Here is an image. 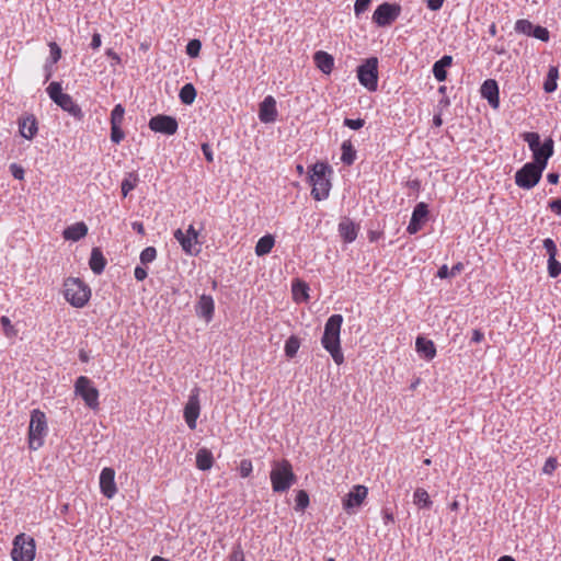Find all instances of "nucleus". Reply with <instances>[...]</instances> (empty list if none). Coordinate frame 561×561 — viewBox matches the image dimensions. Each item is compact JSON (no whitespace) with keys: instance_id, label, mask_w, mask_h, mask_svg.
Returning a JSON list of instances; mask_svg holds the SVG:
<instances>
[{"instance_id":"nucleus-51","label":"nucleus","mask_w":561,"mask_h":561,"mask_svg":"<svg viewBox=\"0 0 561 561\" xmlns=\"http://www.w3.org/2000/svg\"><path fill=\"white\" fill-rule=\"evenodd\" d=\"M0 323H1L2 328H3V331H4L7 336H12V335L15 334L14 328L11 324V321H10V319L8 317L2 316L0 318Z\"/></svg>"},{"instance_id":"nucleus-1","label":"nucleus","mask_w":561,"mask_h":561,"mask_svg":"<svg viewBox=\"0 0 561 561\" xmlns=\"http://www.w3.org/2000/svg\"><path fill=\"white\" fill-rule=\"evenodd\" d=\"M342 323V314L335 313L329 317L324 324V332L321 337L323 348L330 353L336 365H341L344 362L340 339Z\"/></svg>"},{"instance_id":"nucleus-49","label":"nucleus","mask_w":561,"mask_h":561,"mask_svg":"<svg viewBox=\"0 0 561 561\" xmlns=\"http://www.w3.org/2000/svg\"><path fill=\"white\" fill-rule=\"evenodd\" d=\"M432 71H433V75H434V77H435V79L437 81L442 82V81L446 80L447 71L440 65H437V64L434 62Z\"/></svg>"},{"instance_id":"nucleus-33","label":"nucleus","mask_w":561,"mask_h":561,"mask_svg":"<svg viewBox=\"0 0 561 561\" xmlns=\"http://www.w3.org/2000/svg\"><path fill=\"white\" fill-rule=\"evenodd\" d=\"M179 98L183 104L191 105L196 99V89L192 83H186L181 88Z\"/></svg>"},{"instance_id":"nucleus-59","label":"nucleus","mask_w":561,"mask_h":561,"mask_svg":"<svg viewBox=\"0 0 561 561\" xmlns=\"http://www.w3.org/2000/svg\"><path fill=\"white\" fill-rule=\"evenodd\" d=\"M435 64L440 65L446 69L453 64V57L449 55H445L439 60L435 61Z\"/></svg>"},{"instance_id":"nucleus-8","label":"nucleus","mask_w":561,"mask_h":561,"mask_svg":"<svg viewBox=\"0 0 561 561\" xmlns=\"http://www.w3.org/2000/svg\"><path fill=\"white\" fill-rule=\"evenodd\" d=\"M76 396L82 398L85 405L91 410H98L99 402V390L93 386L91 379L85 376H80L75 382Z\"/></svg>"},{"instance_id":"nucleus-28","label":"nucleus","mask_w":561,"mask_h":561,"mask_svg":"<svg viewBox=\"0 0 561 561\" xmlns=\"http://www.w3.org/2000/svg\"><path fill=\"white\" fill-rule=\"evenodd\" d=\"M214 465V457L210 450L207 448H201L196 453V467L199 470H209Z\"/></svg>"},{"instance_id":"nucleus-31","label":"nucleus","mask_w":561,"mask_h":561,"mask_svg":"<svg viewBox=\"0 0 561 561\" xmlns=\"http://www.w3.org/2000/svg\"><path fill=\"white\" fill-rule=\"evenodd\" d=\"M341 150V161L346 165H352L356 159V150L354 149L351 140H344L342 142Z\"/></svg>"},{"instance_id":"nucleus-64","label":"nucleus","mask_w":561,"mask_h":561,"mask_svg":"<svg viewBox=\"0 0 561 561\" xmlns=\"http://www.w3.org/2000/svg\"><path fill=\"white\" fill-rule=\"evenodd\" d=\"M101 35L99 33H94L91 41V48L92 49H99L101 46Z\"/></svg>"},{"instance_id":"nucleus-22","label":"nucleus","mask_w":561,"mask_h":561,"mask_svg":"<svg viewBox=\"0 0 561 561\" xmlns=\"http://www.w3.org/2000/svg\"><path fill=\"white\" fill-rule=\"evenodd\" d=\"M358 231H359V226L356 225L354 221H352L348 218H344L339 224L340 236L346 243H351V242L355 241V239L357 238Z\"/></svg>"},{"instance_id":"nucleus-58","label":"nucleus","mask_w":561,"mask_h":561,"mask_svg":"<svg viewBox=\"0 0 561 561\" xmlns=\"http://www.w3.org/2000/svg\"><path fill=\"white\" fill-rule=\"evenodd\" d=\"M548 206L553 213L561 215V198L550 201Z\"/></svg>"},{"instance_id":"nucleus-23","label":"nucleus","mask_w":561,"mask_h":561,"mask_svg":"<svg viewBox=\"0 0 561 561\" xmlns=\"http://www.w3.org/2000/svg\"><path fill=\"white\" fill-rule=\"evenodd\" d=\"M416 352L426 360H431L436 355V347L432 340L424 336H417L415 341Z\"/></svg>"},{"instance_id":"nucleus-40","label":"nucleus","mask_w":561,"mask_h":561,"mask_svg":"<svg viewBox=\"0 0 561 561\" xmlns=\"http://www.w3.org/2000/svg\"><path fill=\"white\" fill-rule=\"evenodd\" d=\"M125 108L122 104H116L111 113V125L121 126L124 121Z\"/></svg>"},{"instance_id":"nucleus-29","label":"nucleus","mask_w":561,"mask_h":561,"mask_svg":"<svg viewBox=\"0 0 561 561\" xmlns=\"http://www.w3.org/2000/svg\"><path fill=\"white\" fill-rule=\"evenodd\" d=\"M275 244V239L272 234H265L259 239L255 245V254L264 256L268 254Z\"/></svg>"},{"instance_id":"nucleus-3","label":"nucleus","mask_w":561,"mask_h":561,"mask_svg":"<svg viewBox=\"0 0 561 561\" xmlns=\"http://www.w3.org/2000/svg\"><path fill=\"white\" fill-rule=\"evenodd\" d=\"M522 137L533 152L534 161L531 163L539 165L540 169H546L548 160L553 154L554 142L552 138L549 137L541 144L539 134L535 131L524 133Z\"/></svg>"},{"instance_id":"nucleus-10","label":"nucleus","mask_w":561,"mask_h":561,"mask_svg":"<svg viewBox=\"0 0 561 561\" xmlns=\"http://www.w3.org/2000/svg\"><path fill=\"white\" fill-rule=\"evenodd\" d=\"M545 169L539 165L527 162L515 173V183L518 187L530 190L538 184Z\"/></svg>"},{"instance_id":"nucleus-32","label":"nucleus","mask_w":561,"mask_h":561,"mask_svg":"<svg viewBox=\"0 0 561 561\" xmlns=\"http://www.w3.org/2000/svg\"><path fill=\"white\" fill-rule=\"evenodd\" d=\"M413 503L420 508H431L433 502L425 489L417 488L413 493Z\"/></svg>"},{"instance_id":"nucleus-19","label":"nucleus","mask_w":561,"mask_h":561,"mask_svg":"<svg viewBox=\"0 0 561 561\" xmlns=\"http://www.w3.org/2000/svg\"><path fill=\"white\" fill-rule=\"evenodd\" d=\"M259 118L262 123H274L277 118L276 101L272 95H267L260 104Z\"/></svg>"},{"instance_id":"nucleus-39","label":"nucleus","mask_w":561,"mask_h":561,"mask_svg":"<svg viewBox=\"0 0 561 561\" xmlns=\"http://www.w3.org/2000/svg\"><path fill=\"white\" fill-rule=\"evenodd\" d=\"M534 28V24L526 19H520L515 22L514 30L517 33L530 36Z\"/></svg>"},{"instance_id":"nucleus-52","label":"nucleus","mask_w":561,"mask_h":561,"mask_svg":"<svg viewBox=\"0 0 561 561\" xmlns=\"http://www.w3.org/2000/svg\"><path fill=\"white\" fill-rule=\"evenodd\" d=\"M370 2L371 0H356L354 4L355 14L358 16L364 13L368 9Z\"/></svg>"},{"instance_id":"nucleus-5","label":"nucleus","mask_w":561,"mask_h":561,"mask_svg":"<svg viewBox=\"0 0 561 561\" xmlns=\"http://www.w3.org/2000/svg\"><path fill=\"white\" fill-rule=\"evenodd\" d=\"M48 426L47 419L43 411L34 409L31 412L28 425V447L32 450H37L44 445L45 436L47 435Z\"/></svg>"},{"instance_id":"nucleus-13","label":"nucleus","mask_w":561,"mask_h":561,"mask_svg":"<svg viewBox=\"0 0 561 561\" xmlns=\"http://www.w3.org/2000/svg\"><path fill=\"white\" fill-rule=\"evenodd\" d=\"M201 414L199 388L195 387L191 390L188 400L184 407L183 416L190 430H195L197 419Z\"/></svg>"},{"instance_id":"nucleus-24","label":"nucleus","mask_w":561,"mask_h":561,"mask_svg":"<svg viewBox=\"0 0 561 561\" xmlns=\"http://www.w3.org/2000/svg\"><path fill=\"white\" fill-rule=\"evenodd\" d=\"M57 105L76 119L81 121L83 118V112L81 107L75 102L71 95L66 94L64 98H61Z\"/></svg>"},{"instance_id":"nucleus-4","label":"nucleus","mask_w":561,"mask_h":561,"mask_svg":"<svg viewBox=\"0 0 561 561\" xmlns=\"http://www.w3.org/2000/svg\"><path fill=\"white\" fill-rule=\"evenodd\" d=\"M272 489L274 492H286L297 481L290 462L286 459L274 463L270 473Z\"/></svg>"},{"instance_id":"nucleus-47","label":"nucleus","mask_w":561,"mask_h":561,"mask_svg":"<svg viewBox=\"0 0 561 561\" xmlns=\"http://www.w3.org/2000/svg\"><path fill=\"white\" fill-rule=\"evenodd\" d=\"M125 138V134L121 126L111 125V140L114 144H119Z\"/></svg>"},{"instance_id":"nucleus-60","label":"nucleus","mask_w":561,"mask_h":561,"mask_svg":"<svg viewBox=\"0 0 561 561\" xmlns=\"http://www.w3.org/2000/svg\"><path fill=\"white\" fill-rule=\"evenodd\" d=\"M484 339V334L481 330L474 329L472 331L471 342L472 343H480Z\"/></svg>"},{"instance_id":"nucleus-56","label":"nucleus","mask_w":561,"mask_h":561,"mask_svg":"<svg viewBox=\"0 0 561 561\" xmlns=\"http://www.w3.org/2000/svg\"><path fill=\"white\" fill-rule=\"evenodd\" d=\"M134 276L137 280L141 282L148 276L147 270L141 266H136L134 271Z\"/></svg>"},{"instance_id":"nucleus-16","label":"nucleus","mask_w":561,"mask_h":561,"mask_svg":"<svg viewBox=\"0 0 561 561\" xmlns=\"http://www.w3.org/2000/svg\"><path fill=\"white\" fill-rule=\"evenodd\" d=\"M100 489L105 497H114L117 492L114 469L108 467L102 469L100 473Z\"/></svg>"},{"instance_id":"nucleus-34","label":"nucleus","mask_w":561,"mask_h":561,"mask_svg":"<svg viewBox=\"0 0 561 561\" xmlns=\"http://www.w3.org/2000/svg\"><path fill=\"white\" fill-rule=\"evenodd\" d=\"M299 347H300L299 337L296 335H290L285 342V347H284L285 355L288 358L295 357Z\"/></svg>"},{"instance_id":"nucleus-55","label":"nucleus","mask_w":561,"mask_h":561,"mask_svg":"<svg viewBox=\"0 0 561 561\" xmlns=\"http://www.w3.org/2000/svg\"><path fill=\"white\" fill-rule=\"evenodd\" d=\"M202 151H203V154L205 156V159L208 162H213L214 161V153H213L211 147L208 144H203L202 145Z\"/></svg>"},{"instance_id":"nucleus-63","label":"nucleus","mask_w":561,"mask_h":561,"mask_svg":"<svg viewBox=\"0 0 561 561\" xmlns=\"http://www.w3.org/2000/svg\"><path fill=\"white\" fill-rule=\"evenodd\" d=\"M382 519L385 525L392 524L394 522L393 514L388 510L382 511Z\"/></svg>"},{"instance_id":"nucleus-9","label":"nucleus","mask_w":561,"mask_h":561,"mask_svg":"<svg viewBox=\"0 0 561 561\" xmlns=\"http://www.w3.org/2000/svg\"><path fill=\"white\" fill-rule=\"evenodd\" d=\"M359 83L368 91L374 92L378 88V59L370 57L357 68Z\"/></svg>"},{"instance_id":"nucleus-7","label":"nucleus","mask_w":561,"mask_h":561,"mask_svg":"<svg viewBox=\"0 0 561 561\" xmlns=\"http://www.w3.org/2000/svg\"><path fill=\"white\" fill-rule=\"evenodd\" d=\"M11 558L13 561H33L36 552L34 538L22 533L14 537Z\"/></svg>"},{"instance_id":"nucleus-41","label":"nucleus","mask_w":561,"mask_h":561,"mask_svg":"<svg viewBox=\"0 0 561 561\" xmlns=\"http://www.w3.org/2000/svg\"><path fill=\"white\" fill-rule=\"evenodd\" d=\"M157 257V250L154 247H147L140 253V262L146 265L153 262Z\"/></svg>"},{"instance_id":"nucleus-27","label":"nucleus","mask_w":561,"mask_h":561,"mask_svg":"<svg viewBox=\"0 0 561 561\" xmlns=\"http://www.w3.org/2000/svg\"><path fill=\"white\" fill-rule=\"evenodd\" d=\"M89 265L92 272L96 275H100L104 271L106 266V259L99 248L92 249Z\"/></svg>"},{"instance_id":"nucleus-20","label":"nucleus","mask_w":561,"mask_h":561,"mask_svg":"<svg viewBox=\"0 0 561 561\" xmlns=\"http://www.w3.org/2000/svg\"><path fill=\"white\" fill-rule=\"evenodd\" d=\"M19 131L21 136L27 140H31L37 134V121L33 114L24 115L19 118Z\"/></svg>"},{"instance_id":"nucleus-21","label":"nucleus","mask_w":561,"mask_h":561,"mask_svg":"<svg viewBox=\"0 0 561 561\" xmlns=\"http://www.w3.org/2000/svg\"><path fill=\"white\" fill-rule=\"evenodd\" d=\"M215 302L211 296L202 295L196 305V313L198 317L204 318L207 322L214 317Z\"/></svg>"},{"instance_id":"nucleus-2","label":"nucleus","mask_w":561,"mask_h":561,"mask_svg":"<svg viewBox=\"0 0 561 561\" xmlns=\"http://www.w3.org/2000/svg\"><path fill=\"white\" fill-rule=\"evenodd\" d=\"M331 167L325 162H317L309 170V182L312 185L311 195L316 201H324L331 191Z\"/></svg>"},{"instance_id":"nucleus-57","label":"nucleus","mask_w":561,"mask_h":561,"mask_svg":"<svg viewBox=\"0 0 561 561\" xmlns=\"http://www.w3.org/2000/svg\"><path fill=\"white\" fill-rule=\"evenodd\" d=\"M444 1L445 0H425L427 8L432 11L439 10L443 7Z\"/></svg>"},{"instance_id":"nucleus-62","label":"nucleus","mask_w":561,"mask_h":561,"mask_svg":"<svg viewBox=\"0 0 561 561\" xmlns=\"http://www.w3.org/2000/svg\"><path fill=\"white\" fill-rule=\"evenodd\" d=\"M12 174L15 179L22 180L24 175V170L16 164L11 165Z\"/></svg>"},{"instance_id":"nucleus-14","label":"nucleus","mask_w":561,"mask_h":561,"mask_svg":"<svg viewBox=\"0 0 561 561\" xmlns=\"http://www.w3.org/2000/svg\"><path fill=\"white\" fill-rule=\"evenodd\" d=\"M149 128L156 133L172 136L178 131V121L169 115L159 114L150 118Z\"/></svg>"},{"instance_id":"nucleus-50","label":"nucleus","mask_w":561,"mask_h":561,"mask_svg":"<svg viewBox=\"0 0 561 561\" xmlns=\"http://www.w3.org/2000/svg\"><path fill=\"white\" fill-rule=\"evenodd\" d=\"M543 248L546 249L549 257H556L558 254V249L554 241L550 238L543 240Z\"/></svg>"},{"instance_id":"nucleus-35","label":"nucleus","mask_w":561,"mask_h":561,"mask_svg":"<svg viewBox=\"0 0 561 561\" xmlns=\"http://www.w3.org/2000/svg\"><path fill=\"white\" fill-rule=\"evenodd\" d=\"M138 183V175L134 172L128 173V175L122 181L121 190L123 197H126L130 191H133Z\"/></svg>"},{"instance_id":"nucleus-42","label":"nucleus","mask_w":561,"mask_h":561,"mask_svg":"<svg viewBox=\"0 0 561 561\" xmlns=\"http://www.w3.org/2000/svg\"><path fill=\"white\" fill-rule=\"evenodd\" d=\"M202 48V43L199 39H191L186 45V54L192 57L196 58L198 57Z\"/></svg>"},{"instance_id":"nucleus-36","label":"nucleus","mask_w":561,"mask_h":561,"mask_svg":"<svg viewBox=\"0 0 561 561\" xmlns=\"http://www.w3.org/2000/svg\"><path fill=\"white\" fill-rule=\"evenodd\" d=\"M309 494L305 490H299L295 499V511L304 512L309 506Z\"/></svg>"},{"instance_id":"nucleus-37","label":"nucleus","mask_w":561,"mask_h":561,"mask_svg":"<svg viewBox=\"0 0 561 561\" xmlns=\"http://www.w3.org/2000/svg\"><path fill=\"white\" fill-rule=\"evenodd\" d=\"M47 93L56 104L67 94L62 92L61 84L57 81H54L48 85Z\"/></svg>"},{"instance_id":"nucleus-44","label":"nucleus","mask_w":561,"mask_h":561,"mask_svg":"<svg viewBox=\"0 0 561 561\" xmlns=\"http://www.w3.org/2000/svg\"><path fill=\"white\" fill-rule=\"evenodd\" d=\"M533 37L537 38V39H540L542 42H548L549 38H550V33L549 31L543 27V26H540V25H534V28H533V32H531V35Z\"/></svg>"},{"instance_id":"nucleus-53","label":"nucleus","mask_w":561,"mask_h":561,"mask_svg":"<svg viewBox=\"0 0 561 561\" xmlns=\"http://www.w3.org/2000/svg\"><path fill=\"white\" fill-rule=\"evenodd\" d=\"M344 125L351 129L357 130L360 129L365 125V121L363 118H345Z\"/></svg>"},{"instance_id":"nucleus-18","label":"nucleus","mask_w":561,"mask_h":561,"mask_svg":"<svg viewBox=\"0 0 561 561\" xmlns=\"http://www.w3.org/2000/svg\"><path fill=\"white\" fill-rule=\"evenodd\" d=\"M481 96L485 99L489 105L497 110L500 106V98H499V85L497 82L493 79L485 80L480 89Z\"/></svg>"},{"instance_id":"nucleus-46","label":"nucleus","mask_w":561,"mask_h":561,"mask_svg":"<svg viewBox=\"0 0 561 561\" xmlns=\"http://www.w3.org/2000/svg\"><path fill=\"white\" fill-rule=\"evenodd\" d=\"M253 470L252 461L250 459H242L239 466V472L242 478H248Z\"/></svg>"},{"instance_id":"nucleus-38","label":"nucleus","mask_w":561,"mask_h":561,"mask_svg":"<svg viewBox=\"0 0 561 561\" xmlns=\"http://www.w3.org/2000/svg\"><path fill=\"white\" fill-rule=\"evenodd\" d=\"M309 287L304 282H296L293 284V295L296 300H306L308 298Z\"/></svg>"},{"instance_id":"nucleus-11","label":"nucleus","mask_w":561,"mask_h":561,"mask_svg":"<svg viewBox=\"0 0 561 561\" xmlns=\"http://www.w3.org/2000/svg\"><path fill=\"white\" fill-rule=\"evenodd\" d=\"M198 234V231L193 225H190L185 232L181 229H176L173 233L176 241L181 244L182 250L188 255H197L201 252Z\"/></svg>"},{"instance_id":"nucleus-12","label":"nucleus","mask_w":561,"mask_h":561,"mask_svg":"<svg viewBox=\"0 0 561 561\" xmlns=\"http://www.w3.org/2000/svg\"><path fill=\"white\" fill-rule=\"evenodd\" d=\"M401 7L399 4H392L383 2L378 5L373 14V22L380 27L391 25L400 15Z\"/></svg>"},{"instance_id":"nucleus-6","label":"nucleus","mask_w":561,"mask_h":561,"mask_svg":"<svg viewBox=\"0 0 561 561\" xmlns=\"http://www.w3.org/2000/svg\"><path fill=\"white\" fill-rule=\"evenodd\" d=\"M65 299L76 308H82L90 299L91 290L79 278H68L64 284Z\"/></svg>"},{"instance_id":"nucleus-45","label":"nucleus","mask_w":561,"mask_h":561,"mask_svg":"<svg viewBox=\"0 0 561 561\" xmlns=\"http://www.w3.org/2000/svg\"><path fill=\"white\" fill-rule=\"evenodd\" d=\"M48 46L50 50L49 62L54 65L61 58V49L55 42L49 43Z\"/></svg>"},{"instance_id":"nucleus-30","label":"nucleus","mask_w":561,"mask_h":561,"mask_svg":"<svg viewBox=\"0 0 561 561\" xmlns=\"http://www.w3.org/2000/svg\"><path fill=\"white\" fill-rule=\"evenodd\" d=\"M559 78V69L556 66H550L547 78L543 82V90L547 93H552L557 90L558 83L557 80Z\"/></svg>"},{"instance_id":"nucleus-61","label":"nucleus","mask_w":561,"mask_h":561,"mask_svg":"<svg viewBox=\"0 0 561 561\" xmlns=\"http://www.w3.org/2000/svg\"><path fill=\"white\" fill-rule=\"evenodd\" d=\"M437 277L439 278H447V277H451L450 275V270L448 268L447 265H442L438 271H437Z\"/></svg>"},{"instance_id":"nucleus-48","label":"nucleus","mask_w":561,"mask_h":561,"mask_svg":"<svg viewBox=\"0 0 561 561\" xmlns=\"http://www.w3.org/2000/svg\"><path fill=\"white\" fill-rule=\"evenodd\" d=\"M229 561H244V552L240 543L232 548V551L229 556Z\"/></svg>"},{"instance_id":"nucleus-25","label":"nucleus","mask_w":561,"mask_h":561,"mask_svg":"<svg viewBox=\"0 0 561 561\" xmlns=\"http://www.w3.org/2000/svg\"><path fill=\"white\" fill-rule=\"evenodd\" d=\"M88 234V227L83 221L76 222L69 227H67L62 236L66 240L70 241H79Z\"/></svg>"},{"instance_id":"nucleus-54","label":"nucleus","mask_w":561,"mask_h":561,"mask_svg":"<svg viewBox=\"0 0 561 561\" xmlns=\"http://www.w3.org/2000/svg\"><path fill=\"white\" fill-rule=\"evenodd\" d=\"M558 467V461L553 457H549L542 468L543 473L551 474Z\"/></svg>"},{"instance_id":"nucleus-15","label":"nucleus","mask_w":561,"mask_h":561,"mask_svg":"<svg viewBox=\"0 0 561 561\" xmlns=\"http://www.w3.org/2000/svg\"><path fill=\"white\" fill-rule=\"evenodd\" d=\"M367 494L368 489L365 485H354L342 501L343 508L350 513L353 508L359 507L367 497Z\"/></svg>"},{"instance_id":"nucleus-17","label":"nucleus","mask_w":561,"mask_h":561,"mask_svg":"<svg viewBox=\"0 0 561 561\" xmlns=\"http://www.w3.org/2000/svg\"><path fill=\"white\" fill-rule=\"evenodd\" d=\"M427 215H428L427 205L423 202L416 204V206L413 209L407 231L410 234H415L416 232H419L421 230Z\"/></svg>"},{"instance_id":"nucleus-43","label":"nucleus","mask_w":561,"mask_h":561,"mask_svg":"<svg viewBox=\"0 0 561 561\" xmlns=\"http://www.w3.org/2000/svg\"><path fill=\"white\" fill-rule=\"evenodd\" d=\"M548 274L550 277L556 278L561 274V263L556 257L548 259Z\"/></svg>"},{"instance_id":"nucleus-26","label":"nucleus","mask_w":561,"mask_h":561,"mask_svg":"<svg viewBox=\"0 0 561 561\" xmlns=\"http://www.w3.org/2000/svg\"><path fill=\"white\" fill-rule=\"evenodd\" d=\"M313 61L323 73L329 75L332 72L334 58L330 54L319 50L313 55Z\"/></svg>"}]
</instances>
